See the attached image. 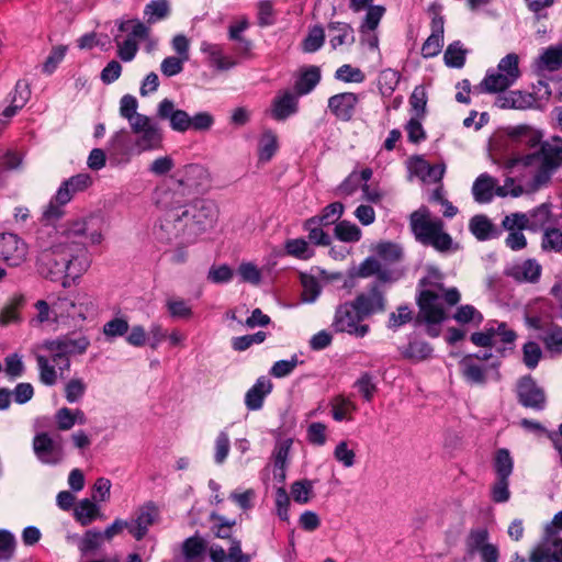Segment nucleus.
<instances>
[{"instance_id": "f257e3e1", "label": "nucleus", "mask_w": 562, "mask_h": 562, "mask_svg": "<svg viewBox=\"0 0 562 562\" xmlns=\"http://www.w3.org/2000/svg\"><path fill=\"white\" fill-rule=\"evenodd\" d=\"M97 222L94 215H87L68 221L59 229L54 228V235L49 234V240L41 245L37 272L52 281L64 278L63 286L69 288L91 265L86 246L103 241L102 227Z\"/></svg>"}, {"instance_id": "f03ea898", "label": "nucleus", "mask_w": 562, "mask_h": 562, "mask_svg": "<svg viewBox=\"0 0 562 562\" xmlns=\"http://www.w3.org/2000/svg\"><path fill=\"white\" fill-rule=\"evenodd\" d=\"M156 204L161 214L155 234L162 241L193 244L217 221L218 211L212 202L201 200L188 204L177 191H157Z\"/></svg>"}, {"instance_id": "7ed1b4c3", "label": "nucleus", "mask_w": 562, "mask_h": 562, "mask_svg": "<svg viewBox=\"0 0 562 562\" xmlns=\"http://www.w3.org/2000/svg\"><path fill=\"white\" fill-rule=\"evenodd\" d=\"M507 136L512 143L539 149L512 157L506 160L505 167L510 172H521L522 176H531L532 189L537 190L546 184L553 171L562 165V137L552 136L541 142L542 134L527 125L510 127Z\"/></svg>"}, {"instance_id": "20e7f679", "label": "nucleus", "mask_w": 562, "mask_h": 562, "mask_svg": "<svg viewBox=\"0 0 562 562\" xmlns=\"http://www.w3.org/2000/svg\"><path fill=\"white\" fill-rule=\"evenodd\" d=\"M409 224L416 240L420 244L430 246L442 254L458 250V244L445 231L443 221L434 216L427 207H420L413 212Z\"/></svg>"}, {"instance_id": "39448f33", "label": "nucleus", "mask_w": 562, "mask_h": 562, "mask_svg": "<svg viewBox=\"0 0 562 562\" xmlns=\"http://www.w3.org/2000/svg\"><path fill=\"white\" fill-rule=\"evenodd\" d=\"M92 184V178L88 173H78L61 182L47 206L44 207L42 220L47 224L60 220L65 214V206L80 192Z\"/></svg>"}, {"instance_id": "423d86ee", "label": "nucleus", "mask_w": 562, "mask_h": 562, "mask_svg": "<svg viewBox=\"0 0 562 562\" xmlns=\"http://www.w3.org/2000/svg\"><path fill=\"white\" fill-rule=\"evenodd\" d=\"M363 319V315L352 301L345 302L337 306L331 326L336 333L362 338L370 329L369 325L362 324Z\"/></svg>"}, {"instance_id": "0eeeda50", "label": "nucleus", "mask_w": 562, "mask_h": 562, "mask_svg": "<svg viewBox=\"0 0 562 562\" xmlns=\"http://www.w3.org/2000/svg\"><path fill=\"white\" fill-rule=\"evenodd\" d=\"M175 187L159 189L158 191H177L184 199L186 193L190 194L203 190L210 181L207 170L199 164H190L179 169L175 175Z\"/></svg>"}, {"instance_id": "6e6552de", "label": "nucleus", "mask_w": 562, "mask_h": 562, "mask_svg": "<svg viewBox=\"0 0 562 562\" xmlns=\"http://www.w3.org/2000/svg\"><path fill=\"white\" fill-rule=\"evenodd\" d=\"M441 299L442 296L432 290L422 291L417 299L420 316L428 324L427 334L431 337L439 335V328L436 326L446 319Z\"/></svg>"}, {"instance_id": "1a4fd4ad", "label": "nucleus", "mask_w": 562, "mask_h": 562, "mask_svg": "<svg viewBox=\"0 0 562 562\" xmlns=\"http://www.w3.org/2000/svg\"><path fill=\"white\" fill-rule=\"evenodd\" d=\"M516 338V333L508 328L506 323L498 321L487 322L483 330L470 336L471 342L481 348L494 347L498 340L505 345H512Z\"/></svg>"}, {"instance_id": "9d476101", "label": "nucleus", "mask_w": 562, "mask_h": 562, "mask_svg": "<svg viewBox=\"0 0 562 562\" xmlns=\"http://www.w3.org/2000/svg\"><path fill=\"white\" fill-rule=\"evenodd\" d=\"M459 366L463 379L471 385H484L488 380L498 381L501 379L497 364L486 366L480 363L473 355L464 356Z\"/></svg>"}, {"instance_id": "9b49d317", "label": "nucleus", "mask_w": 562, "mask_h": 562, "mask_svg": "<svg viewBox=\"0 0 562 562\" xmlns=\"http://www.w3.org/2000/svg\"><path fill=\"white\" fill-rule=\"evenodd\" d=\"M131 125L132 132L137 135L135 145L140 151L158 149L162 142V132L159 124L149 116L136 117Z\"/></svg>"}, {"instance_id": "f8f14e48", "label": "nucleus", "mask_w": 562, "mask_h": 562, "mask_svg": "<svg viewBox=\"0 0 562 562\" xmlns=\"http://www.w3.org/2000/svg\"><path fill=\"white\" fill-rule=\"evenodd\" d=\"M89 340L86 337L78 339L53 340L46 344V348L53 353V361L63 371L69 368L68 355L83 353L89 347Z\"/></svg>"}, {"instance_id": "ddd939ff", "label": "nucleus", "mask_w": 562, "mask_h": 562, "mask_svg": "<svg viewBox=\"0 0 562 562\" xmlns=\"http://www.w3.org/2000/svg\"><path fill=\"white\" fill-rule=\"evenodd\" d=\"M64 457V440L59 434H37V460L54 465L61 462Z\"/></svg>"}, {"instance_id": "4468645a", "label": "nucleus", "mask_w": 562, "mask_h": 562, "mask_svg": "<svg viewBox=\"0 0 562 562\" xmlns=\"http://www.w3.org/2000/svg\"><path fill=\"white\" fill-rule=\"evenodd\" d=\"M27 245L16 234H0V259L9 266L18 267L26 260Z\"/></svg>"}, {"instance_id": "2eb2a0df", "label": "nucleus", "mask_w": 562, "mask_h": 562, "mask_svg": "<svg viewBox=\"0 0 562 562\" xmlns=\"http://www.w3.org/2000/svg\"><path fill=\"white\" fill-rule=\"evenodd\" d=\"M355 276L358 278H370L375 276L379 282L393 283L401 278L402 273L396 268L383 266V262L380 259L370 256L358 266Z\"/></svg>"}, {"instance_id": "dca6fc26", "label": "nucleus", "mask_w": 562, "mask_h": 562, "mask_svg": "<svg viewBox=\"0 0 562 562\" xmlns=\"http://www.w3.org/2000/svg\"><path fill=\"white\" fill-rule=\"evenodd\" d=\"M352 302L364 318L386 310L385 295L376 283H373L366 292L359 293Z\"/></svg>"}, {"instance_id": "f3484780", "label": "nucleus", "mask_w": 562, "mask_h": 562, "mask_svg": "<svg viewBox=\"0 0 562 562\" xmlns=\"http://www.w3.org/2000/svg\"><path fill=\"white\" fill-rule=\"evenodd\" d=\"M159 509L153 502H147L140 506L135 518L130 522V533L136 539L142 540L148 532L149 528L158 520Z\"/></svg>"}, {"instance_id": "a211bd4d", "label": "nucleus", "mask_w": 562, "mask_h": 562, "mask_svg": "<svg viewBox=\"0 0 562 562\" xmlns=\"http://www.w3.org/2000/svg\"><path fill=\"white\" fill-rule=\"evenodd\" d=\"M519 403L535 411H542L546 406V395L531 376H524L517 384Z\"/></svg>"}, {"instance_id": "6ab92c4d", "label": "nucleus", "mask_w": 562, "mask_h": 562, "mask_svg": "<svg viewBox=\"0 0 562 562\" xmlns=\"http://www.w3.org/2000/svg\"><path fill=\"white\" fill-rule=\"evenodd\" d=\"M300 95L291 90H281L271 102L270 114L276 121H285L299 112Z\"/></svg>"}, {"instance_id": "aec40b11", "label": "nucleus", "mask_w": 562, "mask_h": 562, "mask_svg": "<svg viewBox=\"0 0 562 562\" xmlns=\"http://www.w3.org/2000/svg\"><path fill=\"white\" fill-rule=\"evenodd\" d=\"M360 101L353 92H341L328 99L329 111L340 121L348 122L355 115L356 108Z\"/></svg>"}, {"instance_id": "412c9836", "label": "nucleus", "mask_w": 562, "mask_h": 562, "mask_svg": "<svg viewBox=\"0 0 562 562\" xmlns=\"http://www.w3.org/2000/svg\"><path fill=\"white\" fill-rule=\"evenodd\" d=\"M157 115L162 120H169L170 127L179 133L191 130V116L183 110L175 109L173 101L164 99L158 104Z\"/></svg>"}, {"instance_id": "4be33fe9", "label": "nucleus", "mask_w": 562, "mask_h": 562, "mask_svg": "<svg viewBox=\"0 0 562 562\" xmlns=\"http://www.w3.org/2000/svg\"><path fill=\"white\" fill-rule=\"evenodd\" d=\"M497 180L484 172L481 173L472 186V195L475 202L485 204L490 203L494 195L505 196V188L497 186Z\"/></svg>"}, {"instance_id": "5701e85b", "label": "nucleus", "mask_w": 562, "mask_h": 562, "mask_svg": "<svg viewBox=\"0 0 562 562\" xmlns=\"http://www.w3.org/2000/svg\"><path fill=\"white\" fill-rule=\"evenodd\" d=\"M272 391V383L266 376L257 379L255 384L247 391L245 395V405L249 411H259L267 395Z\"/></svg>"}, {"instance_id": "b1692460", "label": "nucleus", "mask_w": 562, "mask_h": 562, "mask_svg": "<svg viewBox=\"0 0 562 562\" xmlns=\"http://www.w3.org/2000/svg\"><path fill=\"white\" fill-rule=\"evenodd\" d=\"M329 44L333 49L355 43V32L349 23L333 21L327 25Z\"/></svg>"}, {"instance_id": "393cba45", "label": "nucleus", "mask_w": 562, "mask_h": 562, "mask_svg": "<svg viewBox=\"0 0 562 562\" xmlns=\"http://www.w3.org/2000/svg\"><path fill=\"white\" fill-rule=\"evenodd\" d=\"M443 45V18L436 15L431 21V34L423 44L422 54L426 58L437 56Z\"/></svg>"}, {"instance_id": "a878e982", "label": "nucleus", "mask_w": 562, "mask_h": 562, "mask_svg": "<svg viewBox=\"0 0 562 562\" xmlns=\"http://www.w3.org/2000/svg\"><path fill=\"white\" fill-rule=\"evenodd\" d=\"M200 50L207 56L210 63L218 70H228L236 66V61L224 54L222 45L203 41Z\"/></svg>"}, {"instance_id": "bb28decb", "label": "nucleus", "mask_w": 562, "mask_h": 562, "mask_svg": "<svg viewBox=\"0 0 562 562\" xmlns=\"http://www.w3.org/2000/svg\"><path fill=\"white\" fill-rule=\"evenodd\" d=\"M74 517L81 526H89L95 519L102 518V514L93 499L82 498L74 507Z\"/></svg>"}, {"instance_id": "cd10ccee", "label": "nucleus", "mask_w": 562, "mask_h": 562, "mask_svg": "<svg viewBox=\"0 0 562 562\" xmlns=\"http://www.w3.org/2000/svg\"><path fill=\"white\" fill-rule=\"evenodd\" d=\"M508 274L517 281L537 282L541 274V266L535 259H527L510 267Z\"/></svg>"}, {"instance_id": "c85d7f7f", "label": "nucleus", "mask_w": 562, "mask_h": 562, "mask_svg": "<svg viewBox=\"0 0 562 562\" xmlns=\"http://www.w3.org/2000/svg\"><path fill=\"white\" fill-rule=\"evenodd\" d=\"M333 419L336 422H350L353 419L352 415L357 412V404L344 395H337L331 398L329 403Z\"/></svg>"}, {"instance_id": "c756f323", "label": "nucleus", "mask_w": 562, "mask_h": 562, "mask_svg": "<svg viewBox=\"0 0 562 562\" xmlns=\"http://www.w3.org/2000/svg\"><path fill=\"white\" fill-rule=\"evenodd\" d=\"M32 94L31 85L26 80H18L12 94L11 104L4 109L5 116H14L22 109Z\"/></svg>"}, {"instance_id": "7c9ffc66", "label": "nucleus", "mask_w": 562, "mask_h": 562, "mask_svg": "<svg viewBox=\"0 0 562 562\" xmlns=\"http://www.w3.org/2000/svg\"><path fill=\"white\" fill-rule=\"evenodd\" d=\"M375 255L383 262V266L395 268V265L403 258V250L394 243L383 241L376 245Z\"/></svg>"}, {"instance_id": "2f4dec72", "label": "nucleus", "mask_w": 562, "mask_h": 562, "mask_svg": "<svg viewBox=\"0 0 562 562\" xmlns=\"http://www.w3.org/2000/svg\"><path fill=\"white\" fill-rule=\"evenodd\" d=\"M562 67V47H549L536 60L538 71H555Z\"/></svg>"}, {"instance_id": "473e14b6", "label": "nucleus", "mask_w": 562, "mask_h": 562, "mask_svg": "<svg viewBox=\"0 0 562 562\" xmlns=\"http://www.w3.org/2000/svg\"><path fill=\"white\" fill-rule=\"evenodd\" d=\"M469 228L479 240H488L497 236L494 224L485 215H475L470 220Z\"/></svg>"}, {"instance_id": "72a5a7b5", "label": "nucleus", "mask_w": 562, "mask_h": 562, "mask_svg": "<svg viewBox=\"0 0 562 562\" xmlns=\"http://www.w3.org/2000/svg\"><path fill=\"white\" fill-rule=\"evenodd\" d=\"M515 81L510 80L505 75H502L495 69L487 70L484 79L481 82V87L485 92L496 93L501 91H505L509 87H512Z\"/></svg>"}, {"instance_id": "f704fd0d", "label": "nucleus", "mask_w": 562, "mask_h": 562, "mask_svg": "<svg viewBox=\"0 0 562 562\" xmlns=\"http://www.w3.org/2000/svg\"><path fill=\"white\" fill-rule=\"evenodd\" d=\"M321 71L316 66L307 68L295 81V93L299 95L308 94L319 82Z\"/></svg>"}, {"instance_id": "c9c22d12", "label": "nucleus", "mask_w": 562, "mask_h": 562, "mask_svg": "<svg viewBox=\"0 0 562 562\" xmlns=\"http://www.w3.org/2000/svg\"><path fill=\"white\" fill-rule=\"evenodd\" d=\"M279 148L278 136L271 130L265 131L259 139L258 157L265 164L272 159Z\"/></svg>"}, {"instance_id": "e433bc0d", "label": "nucleus", "mask_w": 562, "mask_h": 562, "mask_svg": "<svg viewBox=\"0 0 562 562\" xmlns=\"http://www.w3.org/2000/svg\"><path fill=\"white\" fill-rule=\"evenodd\" d=\"M318 220L314 216L307 218L303 224V229L307 232L308 240L318 246H328L330 244V236L323 231Z\"/></svg>"}, {"instance_id": "4c0bfd02", "label": "nucleus", "mask_w": 562, "mask_h": 562, "mask_svg": "<svg viewBox=\"0 0 562 562\" xmlns=\"http://www.w3.org/2000/svg\"><path fill=\"white\" fill-rule=\"evenodd\" d=\"M293 441L292 439H283L279 440L274 447L273 451V465H274V475H280L281 479H284V469L286 465V461L289 458L290 449Z\"/></svg>"}, {"instance_id": "58836bf2", "label": "nucleus", "mask_w": 562, "mask_h": 562, "mask_svg": "<svg viewBox=\"0 0 562 562\" xmlns=\"http://www.w3.org/2000/svg\"><path fill=\"white\" fill-rule=\"evenodd\" d=\"M431 346L423 340H413L401 351L404 358L414 362L428 359L431 356Z\"/></svg>"}, {"instance_id": "ea45409f", "label": "nucleus", "mask_w": 562, "mask_h": 562, "mask_svg": "<svg viewBox=\"0 0 562 562\" xmlns=\"http://www.w3.org/2000/svg\"><path fill=\"white\" fill-rule=\"evenodd\" d=\"M284 249L289 256L300 260H308L314 256V249L303 238L288 239Z\"/></svg>"}, {"instance_id": "a19ab883", "label": "nucleus", "mask_w": 562, "mask_h": 562, "mask_svg": "<svg viewBox=\"0 0 562 562\" xmlns=\"http://www.w3.org/2000/svg\"><path fill=\"white\" fill-rule=\"evenodd\" d=\"M514 469V460L507 449H498L494 457L496 477L509 479Z\"/></svg>"}, {"instance_id": "79ce46f5", "label": "nucleus", "mask_w": 562, "mask_h": 562, "mask_svg": "<svg viewBox=\"0 0 562 562\" xmlns=\"http://www.w3.org/2000/svg\"><path fill=\"white\" fill-rule=\"evenodd\" d=\"M335 236L345 243H357L361 239L362 232L349 221H340L335 226Z\"/></svg>"}, {"instance_id": "37998d69", "label": "nucleus", "mask_w": 562, "mask_h": 562, "mask_svg": "<svg viewBox=\"0 0 562 562\" xmlns=\"http://www.w3.org/2000/svg\"><path fill=\"white\" fill-rule=\"evenodd\" d=\"M167 0H151L144 9V15L149 24L156 23L169 15Z\"/></svg>"}, {"instance_id": "c03bdc74", "label": "nucleus", "mask_w": 562, "mask_h": 562, "mask_svg": "<svg viewBox=\"0 0 562 562\" xmlns=\"http://www.w3.org/2000/svg\"><path fill=\"white\" fill-rule=\"evenodd\" d=\"M104 539L101 531L97 529L87 530L79 541V551L82 557L93 552L102 547Z\"/></svg>"}, {"instance_id": "a18cd8bd", "label": "nucleus", "mask_w": 562, "mask_h": 562, "mask_svg": "<svg viewBox=\"0 0 562 562\" xmlns=\"http://www.w3.org/2000/svg\"><path fill=\"white\" fill-rule=\"evenodd\" d=\"M495 70L516 82L520 77L518 55L515 53L507 54L499 60Z\"/></svg>"}, {"instance_id": "49530a36", "label": "nucleus", "mask_w": 562, "mask_h": 562, "mask_svg": "<svg viewBox=\"0 0 562 562\" xmlns=\"http://www.w3.org/2000/svg\"><path fill=\"white\" fill-rule=\"evenodd\" d=\"M443 59L449 67H463L465 63V49H463L462 44L459 41L451 43L445 52Z\"/></svg>"}, {"instance_id": "de8ad7c7", "label": "nucleus", "mask_w": 562, "mask_h": 562, "mask_svg": "<svg viewBox=\"0 0 562 562\" xmlns=\"http://www.w3.org/2000/svg\"><path fill=\"white\" fill-rule=\"evenodd\" d=\"M138 102L135 97L125 94L120 101V114L126 119L130 126L137 121L136 117H145L146 115L137 113Z\"/></svg>"}, {"instance_id": "09e8293b", "label": "nucleus", "mask_w": 562, "mask_h": 562, "mask_svg": "<svg viewBox=\"0 0 562 562\" xmlns=\"http://www.w3.org/2000/svg\"><path fill=\"white\" fill-rule=\"evenodd\" d=\"M367 13L364 15V19L360 25V31L362 33L367 31H374L383 18L385 13V8L383 5H369L367 7Z\"/></svg>"}, {"instance_id": "8fccbe9b", "label": "nucleus", "mask_w": 562, "mask_h": 562, "mask_svg": "<svg viewBox=\"0 0 562 562\" xmlns=\"http://www.w3.org/2000/svg\"><path fill=\"white\" fill-rule=\"evenodd\" d=\"M24 304L22 295L14 296L10 304L4 306L0 312V326H7L11 323L20 321L18 310Z\"/></svg>"}, {"instance_id": "3c124183", "label": "nucleus", "mask_w": 562, "mask_h": 562, "mask_svg": "<svg viewBox=\"0 0 562 562\" xmlns=\"http://www.w3.org/2000/svg\"><path fill=\"white\" fill-rule=\"evenodd\" d=\"M529 102L520 91H510L496 99L499 109H525Z\"/></svg>"}, {"instance_id": "603ef678", "label": "nucleus", "mask_w": 562, "mask_h": 562, "mask_svg": "<svg viewBox=\"0 0 562 562\" xmlns=\"http://www.w3.org/2000/svg\"><path fill=\"white\" fill-rule=\"evenodd\" d=\"M324 41H325L324 29L319 25H316L308 31V34L304 38V41L302 43L303 50L305 53L317 52L323 46Z\"/></svg>"}, {"instance_id": "864d4df0", "label": "nucleus", "mask_w": 562, "mask_h": 562, "mask_svg": "<svg viewBox=\"0 0 562 562\" xmlns=\"http://www.w3.org/2000/svg\"><path fill=\"white\" fill-rule=\"evenodd\" d=\"M68 47L66 45H58L53 47L48 57L45 59L42 71L45 75H52L58 68L59 64L64 60Z\"/></svg>"}, {"instance_id": "5fc2aeb1", "label": "nucleus", "mask_w": 562, "mask_h": 562, "mask_svg": "<svg viewBox=\"0 0 562 562\" xmlns=\"http://www.w3.org/2000/svg\"><path fill=\"white\" fill-rule=\"evenodd\" d=\"M231 450V439L227 431L222 430L217 434L214 441V462L223 464Z\"/></svg>"}, {"instance_id": "6e6d98bb", "label": "nucleus", "mask_w": 562, "mask_h": 562, "mask_svg": "<svg viewBox=\"0 0 562 562\" xmlns=\"http://www.w3.org/2000/svg\"><path fill=\"white\" fill-rule=\"evenodd\" d=\"M542 341L546 349L551 353H562V328L559 326H551L544 333Z\"/></svg>"}, {"instance_id": "4d7b16f0", "label": "nucleus", "mask_w": 562, "mask_h": 562, "mask_svg": "<svg viewBox=\"0 0 562 562\" xmlns=\"http://www.w3.org/2000/svg\"><path fill=\"white\" fill-rule=\"evenodd\" d=\"M166 307L173 318H182L188 319L192 316V308L189 303L179 297L168 299L166 302Z\"/></svg>"}, {"instance_id": "13d9d810", "label": "nucleus", "mask_w": 562, "mask_h": 562, "mask_svg": "<svg viewBox=\"0 0 562 562\" xmlns=\"http://www.w3.org/2000/svg\"><path fill=\"white\" fill-rule=\"evenodd\" d=\"M119 30L121 32L130 31L127 37H132L136 42L137 40H145L149 33V29L138 20L120 21Z\"/></svg>"}, {"instance_id": "bf43d9fd", "label": "nucleus", "mask_w": 562, "mask_h": 562, "mask_svg": "<svg viewBox=\"0 0 562 562\" xmlns=\"http://www.w3.org/2000/svg\"><path fill=\"white\" fill-rule=\"evenodd\" d=\"M344 210L342 203L334 202L325 206L322 213L314 217L324 226H328L335 224L342 216Z\"/></svg>"}, {"instance_id": "052dcab7", "label": "nucleus", "mask_w": 562, "mask_h": 562, "mask_svg": "<svg viewBox=\"0 0 562 562\" xmlns=\"http://www.w3.org/2000/svg\"><path fill=\"white\" fill-rule=\"evenodd\" d=\"M114 41L117 46V56L120 59L125 63L132 61L138 52V43L132 37L120 41L119 36H115Z\"/></svg>"}, {"instance_id": "680f3d73", "label": "nucleus", "mask_w": 562, "mask_h": 562, "mask_svg": "<svg viewBox=\"0 0 562 562\" xmlns=\"http://www.w3.org/2000/svg\"><path fill=\"white\" fill-rule=\"evenodd\" d=\"M453 318L460 324L473 323L480 325L483 321V315L473 305H461L458 307Z\"/></svg>"}, {"instance_id": "e2e57ef3", "label": "nucleus", "mask_w": 562, "mask_h": 562, "mask_svg": "<svg viewBox=\"0 0 562 562\" xmlns=\"http://www.w3.org/2000/svg\"><path fill=\"white\" fill-rule=\"evenodd\" d=\"M313 492V482L308 480L295 481L291 485V495L299 504L308 503Z\"/></svg>"}, {"instance_id": "0e129e2a", "label": "nucleus", "mask_w": 562, "mask_h": 562, "mask_svg": "<svg viewBox=\"0 0 562 562\" xmlns=\"http://www.w3.org/2000/svg\"><path fill=\"white\" fill-rule=\"evenodd\" d=\"M502 225L504 229L517 232V231H524V229H530V224L528 220V215L526 213H512L509 215H506L503 221Z\"/></svg>"}, {"instance_id": "69168bd1", "label": "nucleus", "mask_w": 562, "mask_h": 562, "mask_svg": "<svg viewBox=\"0 0 562 562\" xmlns=\"http://www.w3.org/2000/svg\"><path fill=\"white\" fill-rule=\"evenodd\" d=\"M302 299L306 303H313L317 300L322 292V286L317 279L311 276H303L302 277Z\"/></svg>"}, {"instance_id": "338daca9", "label": "nucleus", "mask_w": 562, "mask_h": 562, "mask_svg": "<svg viewBox=\"0 0 562 562\" xmlns=\"http://www.w3.org/2000/svg\"><path fill=\"white\" fill-rule=\"evenodd\" d=\"M15 544L14 535L7 529H0V561H9L12 559Z\"/></svg>"}, {"instance_id": "774afa93", "label": "nucleus", "mask_w": 562, "mask_h": 562, "mask_svg": "<svg viewBox=\"0 0 562 562\" xmlns=\"http://www.w3.org/2000/svg\"><path fill=\"white\" fill-rule=\"evenodd\" d=\"M335 78L344 82L361 83L364 81L366 76L361 69L345 64L336 70Z\"/></svg>"}]
</instances>
